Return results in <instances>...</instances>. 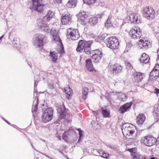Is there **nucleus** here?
<instances>
[{
	"mask_svg": "<svg viewBox=\"0 0 159 159\" xmlns=\"http://www.w3.org/2000/svg\"><path fill=\"white\" fill-rule=\"evenodd\" d=\"M123 134L128 139H134V134L136 135L137 132L136 127L132 125L125 124L124 125L122 129Z\"/></svg>",
	"mask_w": 159,
	"mask_h": 159,
	"instance_id": "obj_1",
	"label": "nucleus"
},
{
	"mask_svg": "<svg viewBox=\"0 0 159 159\" xmlns=\"http://www.w3.org/2000/svg\"><path fill=\"white\" fill-rule=\"evenodd\" d=\"M46 36L41 34L35 35V38L33 42V44L36 48H41L44 45Z\"/></svg>",
	"mask_w": 159,
	"mask_h": 159,
	"instance_id": "obj_2",
	"label": "nucleus"
},
{
	"mask_svg": "<svg viewBox=\"0 0 159 159\" xmlns=\"http://www.w3.org/2000/svg\"><path fill=\"white\" fill-rule=\"evenodd\" d=\"M108 72L112 76L118 75L122 71L123 67L119 63L109 65Z\"/></svg>",
	"mask_w": 159,
	"mask_h": 159,
	"instance_id": "obj_3",
	"label": "nucleus"
},
{
	"mask_svg": "<svg viewBox=\"0 0 159 159\" xmlns=\"http://www.w3.org/2000/svg\"><path fill=\"white\" fill-rule=\"evenodd\" d=\"M47 0H32V8L34 11L40 13L44 11V4Z\"/></svg>",
	"mask_w": 159,
	"mask_h": 159,
	"instance_id": "obj_4",
	"label": "nucleus"
},
{
	"mask_svg": "<svg viewBox=\"0 0 159 159\" xmlns=\"http://www.w3.org/2000/svg\"><path fill=\"white\" fill-rule=\"evenodd\" d=\"M129 35L131 39H139L142 36V32L138 26H133L129 30Z\"/></svg>",
	"mask_w": 159,
	"mask_h": 159,
	"instance_id": "obj_5",
	"label": "nucleus"
},
{
	"mask_svg": "<svg viewBox=\"0 0 159 159\" xmlns=\"http://www.w3.org/2000/svg\"><path fill=\"white\" fill-rule=\"evenodd\" d=\"M107 46L113 49H117L119 47V43L118 39L116 37H110L106 39Z\"/></svg>",
	"mask_w": 159,
	"mask_h": 159,
	"instance_id": "obj_6",
	"label": "nucleus"
},
{
	"mask_svg": "<svg viewBox=\"0 0 159 159\" xmlns=\"http://www.w3.org/2000/svg\"><path fill=\"white\" fill-rule=\"evenodd\" d=\"M66 36L69 39L75 40H77L80 38V35L78 30L70 28L67 30Z\"/></svg>",
	"mask_w": 159,
	"mask_h": 159,
	"instance_id": "obj_7",
	"label": "nucleus"
},
{
	"mask_svg": "<svg viewBox=\"0 0 159 159\" xmlns=\"http://www.w3.org/2000/svg\"><path fill=\"white\" fill-rule=\"evenodd\" d=\"M57 111L60 118L67 119L69 118L70 114L68 112V110L66 109L64 103H62L58 105Z\"/></svg>",
	"mask_w": 159,
	"mask_h": 159,
	"instance_id": "obj_8",
	"label": "nucleus"
},
{
	"mask_svg": "<svg viewBox=\"0 0 159 159\" xmlns=\"http://www.w3.org/2000/svg\"><path fill=\"white\" fill-rule=\"evenodd\" d=\"M143 13L144 16L149 19H152L155 16V11L150 7L148 6L144 8Z\"/></svg>",
	"mask_w": 159,
	"mask_h": 159,
	"instance_id": "obj_9",
	"label": "nucleus"
},
{
	"mask_svg": "<svg viewBox=\"0 0 159 159\" xmlns=\"http://www.w3.org/2000/svg\"><path fill=\"white\" fill-rule=\"evenodd\" d=\"M53 110L51 108H47L43 112L42 116L43 121L46 123L50 121L52 118Z\"/></svg>",
	"mask_w": 159,
	"mask_h": 159,
	"instance_id": "obj_10",
	"label": "nucleus"
},
{
	"mask_svg": "<svg viewBox=\"0 0 159 159\" xmlns=\"http://www.w3.org/2000/svg\"><path fill=\"white\" fill-rule=\"evenodd\" d=\"M91 57L95 62L99 61L102 58V51L100 49H96L91 51Z\"/></svg>",
	"mask_w": 159,
	"mask_h": 159,
	"instance_id": "obj_11",
	"label": "nucleus"
},
{
	"mask_svg": "<svg viewBox=\"0 0 159 159\" xmlns=\"http://www.w3.org/2000/svg\"><path fill=\"white\" fill-rule=\"evenodd\" d=\"M144 144L148 146H152L155 144L157 142L156 139L151 135L144 136L143 139Z\"/></svg>",
	"mask_w": 159,
	"mask_h": 159,
	"instance_id": "obj_12",
	"label": "nucleus"
},
{
	"mask_svg": "<svg viewBox=\"0 0 159 159\" xmlns=\"http://www.w3.org/2000/svg\"><path fill=\"white\" fill-rule=\"evenodd\" d=\"M89 16H88L85 11L80 12L78 15V20L82 25H85L88 22Z\"/></svg>",
	"mask_w": 159,
	"mask_h": 159,
	"instance_id": "obj_13",
	"label": "nucleus"
},
{
	"mask_svg": "<svg viewBox=\"0 0 159 159\" xmlns=\"http://www.w3.org/2000/svg\"><path fill=\"white\" fill-rule=\"evenodd\" d=\"M144 77V74L140 72H135L132 74L131 79L134 83H139L142 82Z\"/></svg>",
	"mask_w": 159,
	"mask_h": 159,
	"instance_id": "obj_14",
	"label": "nucleus"
},
{
	"mask_svg": "<svg viewBox=\"0 0 159 159\" xmlns=\"http://www.w3.org/2000/svg\"><path fill=\"white\" fill-rule=\"evenodd\" d=\"M61 22L63 25H70L72 22L71 15L69 14L65 15L62 14L61 19Z\"/></svg>",
	"mask_w": 159,
	"mask_h": 159,
	"instance_id": "obj_15",
	"label": "nucleus"
},
{
	"mask_svg": "<svg viewBox=\"0 0 159 159\" xmlns=\"http://www.w3.org/2000/svg\"><path fill=\"white\" fill-rule=\"evenodd\" d=\"M132 102L127 103L120 107L119 111L120 113L123 114L125 112L129 111L131 108Z\"/></svg>",
	"mask_w": 159,
	"mask_h": 159,
	"instance_id": "obj_16",
	"label": "nucleus"
},
{
	"mask_svg": "<svg viewBox=\"0 0 159 159\" xmlns=\"http://www.w3.org/2000/svg\"><path fill=\"white\" fill-rule=\"evenodd\" d=\"M86 67L87 70L90 72H96L97 70L95 69L93 66L91 59H89L86 61Z\"/></svg>",
	"mask_w": 159,
	"mask_h": 159,
	"instance_id": "obj_17",
	"label": "nucleus"
},
{
	"mask_svg": "<svg viewBox=\"0 0 159 159\" xmlns=\"http://www.w3.org/2000/svg\"><path fill=\"white\" fill-rule=\"evenodd\" d=\"M77 3V0H69L66 6L67 8H74L76 6Z\"/></svg>",
	"mask_w": 159,
	"mask_h": 159,
	"instance_id": "obj_18",
	"label": "nucleus"
},
{
	"mask_svg": "<svg viewBox=\"0 0 159 159\" xmlns=\"http://www.w3.org/2000/svg\"><path fill=\"white\" fill-rule=\"evenodd\" d=\"M99 17H101L99 15H98L92 17H90L89 16L88 23H89L92 26H94L98 23V18Z\"/></svg>",
	"mask_w": 159,
	"mask_h": 159,
	"instance_id": "obj_19",
	"label": "nucleus"
},
{
	"mask_svg": "<svg viewBox=\"0 0 159 159\" xmlns=\"http://www.w3.org/2000/svg\"><path fill=\"white\" fill-rule=\"evenodd\" d=\"M86 43H88V41H84L82 40H80L78 43L76 51L78 52H81L83 51Z\"/></svg>",
	"mask_w": 159,
	"mask_h": 159,
	"instance_id": "obj_20",
	"label": "nucleus"
},
{
	"mask_svg": "<svg viewBox=\"0 0 159 159\" xmlns=\"http://www.w3.org/2000/svg\"><path fill=\"white\" fill-rule=\"evenodd\" d=\"M41 21V22L39 23L38 26L39 29L42 31H43L46 32H48L50 30V29L47 25L43 22Z\"/></svg>",
	"mask_w": 159,
	"mask_h": 159,
	"instance_id": "obj_21",
	"label": "nucleus"
},
{
	"mask_svg": "<svg viewBox=\"0 0 159 159\" xmlns=\"http://www.w3.org/2000/svg\"><path fill=\"white\" fill-rule=\"evenodd\" d=\"M145 119V115L143 114L138 115L136 117V123L139 125L142 124Z\"/></svg>",
	"mask_w": 159,
	"mask_h": 159,
	"instance_id": "obj_22",
	"label": "nucleus"
},
{
	"mask_svg": "<svg viewBox=\"0 0 159 159\" xmlns=\"http://www.w3.org/2000/svg\"><path fill=\"white\" fill-rule=\"evenodd\" d=\"M151 79L155 80L159 77V71L157 69H153L150 74Z\"/></svg>",
	"mask_w": 159,
	"mask_h": 159,
	"instance_id": "obj_23",
	"label": "nucleus"
},
{
	"mask_svg": "<svg viewBox=\"0 0 159 159\" xmlns=\"http://www.w3.org/2000/svg\"><path fill=\"white\" fill-rule=\"evenodd\" d=\"M54 16V13L51 10H48L46 16H44L43 20L45 21H49Z\"/></svg>",
	"mask_w": 159,
	"mask_h": 159,
	"instance_id": "obj_24",
	"label": "nucleus"
},
{
	"mask_svg": "<svg viewBox=\"0 0 159 159\" xmlns=\"http://www.w3.org/2000/svg\"><path fill=\"white\" fill-rule=\"evenodd\" d=\"M92 43V41H88V43H86L84 49V52L87 54L91 55V46Z\"/></svg>",
	"mask_w": 159,
	"mask_h": 159,
	"instance_id": "obj_25",
	"label": "nucleus"
},
{
	"mask_svg": "<svg viewBox=\"0 0 159 159\" xmlns=\"http://www.w3.org/2000/svg\"><path fill=\"white\" fill-rule=\"evenodd\" d=\"M139 43L140 45H142L143 47H141L142 48L143 47L144 48H149L151 46V44L148 40L141 39L139 40Z\"/></svg>",
	"mask_w": 159,
	"mask_h": 159,
	"instance_id": "obj_26",
	"label": "nucleus"
},
{
	"mask_svg": "<svg viewBox=\"0 0 159 159\" xmlns=\"http://www.w3.org/2000/svg\"><path fill=\"white\" fill-rule=\"evenodd\" d=\"M65 91L66 94V97L68 99H70L73 94V92L71 89L70 88L69 85H67L65 88Z\"/></svg>",
	"mask_w": 159,
	"mask_h": 159,
	"instance_id": "obj_27",
	"label": "nucleus"
},
{
	"mask_svg": "<svg viewBox=\"0 0 159 159\" xmlns=\"http://www.w3.org/2000/svg\"><path fill=\"white\" fill-rule=\"evenodd\" d=\"M150 60V57L148 55L145 53H143L140 58V61L143 63H147Z\"/></svg>",
	"mask_w": 159,
	"mask_h": 159,
	"instance_id": "obj_28",
	"label": "nucleus"
},
{
	"mask_svg": "<svg viewBox=\"0 0 159 159\" xmlns=\"http://www.w3.org/2000/svg\"><path fill=\"white\" fill-rule=\"evenodd\" d=\"M49 56L52 61L54 63H56L58 59V56L57 53L55 52H50Z\"/></svg>",
	"mask_w": 159,
	"mask_h": 159,
	"instance_id": "obj_29",
	"label": "nucleus"
},
{
	"mask_svg": "<svg viewBox=\"0 0 159 159\" xmlns=\"http://www.w3.org/2000/svg\"><path fill=\"white\" fill-rule=\"evenodd\" d=\"M89 92V89L88 88L84 87L82 89V98L84 99H86L88 97V94Z\"/></svg>",
	"mask_w": 159,
	"mask_h": 159,
	"instance_id": "obj_30",
	"label": "nucleus"
},
{
	"mask_svg": "<svg viewBox=\"0 0 159 159\" xmlns=\"http://www.w3.org/2000/svg\"><path fill=\"white\" fill-rule=\"evenodd\" d=\"M102 111V114L104 117L110 118L111 115L110 112L107 109H103L102 107L101 108Z\"/></svg>",
	"mask_w": 159,
	"mask_h": 159,
	"instance_id": "obj_31",
	"label": "nucleus"
},
{
	"mask_svg": "<svg viewBox=\"0 0 159 159\" xmlns=\"http://www.w3.org/2000/svg\"><path fill=\"white\" fill-rule=\"evenodd\" d=\"M154 121L156 122H159V111L154 110L153 112Z\"/></svg>",
	"mask_w": 159,
	"mask_h": 159,
	"instance_id": "obj_32",
	"label": "nucleus"
},
{
	"mask_svg": "<svg viewBox=\"0 0 159 159\" xmlns=\"http://www.w3.org/2000/svg\"><path fill=\"white\" fill-rule=\"evenodd\" d=\"M130 155L133 159H141V156L137 152H134Z\"/></svg>",
	"mask_w": 159,
	"mask_h": 159,
	"instance_id": "obj_33",
	"label": "nucleus"
},
{
	"mask_svg": "<svg viewBox=\"0 0 159 159\" xmlns=\"http://www.w3.org/2000/svg\"><path fill=\"white\" fill-rule=\"evenodd\" d=\"M53 40L57 42H59L60 43L62 44V42L60 38L59 37V35L57 34H56L53 35Z\"/></svg>",
	"mask_w": 159,
	"mask_h": 159,
	"instance_id": "obj_34",
	"label": "nucleus"
},
{
	"mask_svg": "<svg viewBox=\"0 0 159 159\" xmlns=\"http://www.w3.org/2000/svg\"><path fill=\"white\" fill-rule=\"evenodd\" d=\"M111 17H108L106 22L105 23V26L107 28H109L112 26V23L111 21Z\"/></svg>",
	"mask_w": 159,
	"mask_h": 159,
	"instance_id": "obj_35",
	"label": "nucleus"
},
{
	"mask_svg": "<svg viewBox=\"0 0 159 159\" xmlns=\"http://www.w3.org/2000/svg\"><path fill=\"white\" fill-rule=\"evenodd\" d=\"M16 33L14 32H11L9 35V38L13 41H16Z\"/></svg>",
	"mask_w": 159,
	"mask_h": 159,
	"instance_id": "obj_36",
	"label": "nucleus"
},
{
	"mask_svg": "<svg viewBox=\"0 0 159 159\" xmlns=\"http://www.w3.org/2000/svg\"><path fill=\"white\" fill-rule=\"evenodd\" d=\"M97 0H83L85 3L91 5L94 3Z\"/></svg>",
	"mask_w": 159,
	"mask_h": 159,
	"instance_id": "obj_37",
	"label": "nucleus"
},
{
	"mask_svg": "<svg viewBox=\"0 0 159 159\" xmlns=\"http://www.w3.org/2000/svg\"><path fill=\"white\" fill-rule=\"evenodd\" d=\"M69 134V131H65L64 132L63 134V139L65 141H67L68 140V138L67 135Z\"/></svg>",
	"mask_w": 159,
	"mask_h": 159,
	"instance_id": "obj_38",
	"label": "nucleus"
},
{
	"mask_svg": "<svg viewBox=\"0 0 159 159\" xmlns=\"http://www.w3.org/2000/svg\"><path fill=\"white\" fill-rule=\"evenodd\" d=\"M134 13H131L129 15V16L127 17L128 19L131 22H134Z\"/></svg>",
	"mask_w": 159,
	"mask_h": 159,
	"instance_id": "obj_39",
	"label": "nucleus"
},
{
	"mask_svg": "<svg viewBox=\"0 0 159 159\" xmlns=\"http://www.w3.org/2000/svg\"><path fill=\"white\" fill-rule=\"evenodd\" d=\"M134 17L133 18V20H134V21L133 22L137 23V24L139 23L140 22V21L138 19L137 15L136 14H134Z\"/></svg>",
	"mask_w": 159,
	"mask_h": 159,
	"instance_id": "obj_40",
	"label": "nucleus"
},
{
	"mask_svg": "<svg viewBox=\"0 0 159 159\" xmlns=\"http://www.w3.org/2000/svg\"><path fill=\"white\" fill-rule=\"evenodd\" d=\"M38 106L37 104H36L33 106L32 111V112H36Z\"/></svg>",
	"mask_w": 159,
	"mask_h": 159,
	"instance_id": "obj_41",
	"label": "nucleus"
},
{
	"mask_svg": "<svg viewBox=\"0 0 159 159\" xmlns=\"http://www.w3.org/2000/svg\"><path fill=\"white\" fill-rule=\"evenodd\" d=\"M62 0H54L53 2L55 4H59L62 3Z\"/></svg>",
	"mask_w": 159,
	"mask_h": 159,
	"instance_id": "obj_42",
	"label": "nucleus"
},
{
	"mask_svg": "<svg viewBox=\"0 0 159 159\" xmlns=\"http://www.w3.org/2000/svg\"><path fill=\"white\" fill-rule=\"evenodd\" d=\"M126 66L127 67H129V68H132V67L131 64L128 62H126L125 63Z\"/></svg>",
	"mask_w": 159,
	"mask_h": 159,
	"instance_id": "obj_43",
	"label": "nucleus"
},
{
	"mask_svg": "<svg viewBox=\"0 0 159 159\" xmlns=\"http://www.w3.org/2000/svg\"><path fill=\"white\" fill-rule=\"evenodd\" d=\"M102 156L103 158H107L109 157V154L107 153H103Z\"/></svg>",
	"mask_w": 159,
	"mask_h": 159,
	"instance_id": "obj_44",
	"label": "nucleus"
},
{
	"mask_svg": "<svg viewBox=\"0 0 159 159\" xmlns=\"http://www.w3.org/2000/svg\"><path fill=\"white\" fill-rule=\"evenodd\" d=\"M154 93L158 96L159 93V89L156 88L154 89Z\"/></svg>",
	"mask_w": 159,
	"mask_h": 159,
	"instance_id": "obj_45",
	"label": "nucleus"
},
{
	"mask_svg": "<svg viewBox=\"0 0 159 159\" xmlns=\"http://www.w3.org/2000/svg\"><path fill=\"white\" fill-rule=\"evenodd\" d=\"M59 53L61 55H63L65 53V51L63 47H62L61 48V50L59 51Z\"/></svg>",
	"mask_w": 159,
	"mask_h": 159,
	"instance_id": "obj_46",
	"label": "nucleus"
},
{
	"mask_svg": "<svg viewBox=\"0 0 159 159\" xmlns=\"http://www.w3.org/2000/svg\"><path fill=\"white\" fill-rule=\"evenodd\" d=\"M77 130L79 131V134L80 135V138L82 137L83 136V131L82 130H81L80 129H78Z\"/></svg>",
	"mask_w": 159,
	"mask_h": 159,
	"instance_id": "obj_47",
	"label": "nucleus"
},
{
	"mask_svg": "<svg viewBox=\"0 0 159 159\" xmlns=\"http://www.w3.org/2000/svg\"><path fill=\"white\" fill-rule=\"evenodd\" d=\"M134 148H130V149H128V150L131 153H133L134 152H133V151H134Z\"/></svg>",
	"mask_w": 159,
	"mask_h": 159,
	"instance_id": "obj_48",
	"label": "nucleus"
},
{
	"mask_svg": "<svg viewBox=\"0 0 159 159\" xmlns=\"http://www.w3.org/2000/svg\"><path fill=\"white\" fill-rule=\"evenodd\" d=\"M159 68V65L158 64H156L153 69H157Z\"/></svg>",
	"mask_w": 159,
	"mask_h": 159,
	"instance_id": "obj_49",
	"label": "nucleus"
},
{
	"mask_svg": "<svg viewBox=\"0 0 159 159\" xmlns=\"http://www.w3.org/2000/svg\"><path fill=\"white\" fill-rule=\"evenodd\" d=\"M4 36V35H2V36H1L0 37V41L1 40V39Z\"/></svg>",
	"mask_w": 159,
	"mask_h": 159,
	"instance_id": "obj_50",
	"label": "nucleus"
},
{
	"mask_svg": "<svg viewBox=\"0 0 159 159\" xmlns=\"http://www.w3.org/2000/svg\"><path fill=\"white\" fill-rule=\"evenodd\" d=\"M5 122H6L7 123H8L9 124H10V123L7 120H5Z\"/></svg>",
	"mask_w": 159,
	"mask_h": 159,
	"instance_id": "obj_51",
	"label": "nucleus"
},
{
	"mask_svg": "<svg viewBox=\"0 0 159 159\" xmlns=\"http://www.w3.org/2000/svg\"><path fill=\"white\" fill-rule=\"evenodd\" d=\"M150 159H155V158L154 157H151Z\"/></svg>",
	"mask_w": 159,
	"mask_h": 159,
	"instance_id": "obj_52",
	"label": "nucleus"
},
{
	"mask_svg": "<svg viewBox=\"0 0 159 159\" xmlns=\"http://www.w3.org/2000/svg\"><path fill=\"white\" fill-rule=\"evenodd\" d=\"M60 140H61V138H60Z\"/></svg>",
	"mask_w": 159,
	"mask_h": 159,
	"instance_id": "obj_53",
	"label": "nucleus"
}]
</instances>
